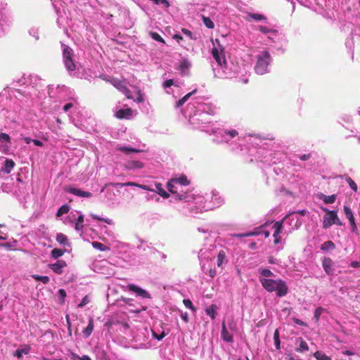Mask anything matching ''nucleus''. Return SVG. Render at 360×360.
Here are the masks:
<instances>
[{"label":"nucleus","instance_id":"1","mask_svg":"<svg viewBox=\"0 0 360 360\" xmlns=\"http://www.w3.org/2000/svg\"><path fill=\"white\" fill-rule=\"evenodd\" d=\"M260 281L263 287L269 292H287L288 291L285 283L281 279L263 278Z\"/></svg>","mask_w":360,"mask_h":360},{"label":"nucleus","instance_id":"2","mask_svg":"<svg viewBox=\"0 0 360 360\" xmlns=\"http://www.w3.org/2000/svg\"><path fill=\"white\" fill-rule=\"evenodd\" d=\"M271 60V55L268 51H264L257 56V63L255 66L256 73L258 75L265 74Z\"/></svg>","mask_w":360,"mask_h":360},{"label":"nucleus","instance_id":"3","mask_svg":"<svg viewBox=\"0 0 360 360\" xmlns=\"http://www.w3.org/2000/svg\"><path fill=\"white\" fill-rule=\"evenodd\" d=\"M325 212L326 214L323 217V228L327 229L330 227L333 224L338 226H342V223L340 220L337 212L335 210H329L327 208H322Z\"/></svg>","mask_w":360,"mask_h":360},{"label":"nucleus","instance_id":"4","mask_svg":"<svg viewBox=\"0 0 360 360\" xmlns=\"http://www.w3.org/2000/svg\"><path fill=\"white\" fill-rule=\"evenodd\" d=\"M73 50L67 45L63 46V60L68 72H72L76 69V65L73 60Z\"/></svg>","mask_w":360,"mask_h":360},{"label":"nucleus","instance_id":"5","mask_svg":"<svg viewBox=\"0 0 360 360\" xmlns=\"http://www.w3.org/2000/svg\"><path fill=\"white\" fill-rule=\"evenodd\" d=\"M110 83L119 91L122 92L128 99H132L133 97L131 95L130 90L124 84L123 81L117 79H112L110 80Z\"/></svg>","mask_w":360,"mask_h":360},{"label":"nucleus","instance_id":"6","mask_svg":"<svg viewBox=\"0 0 360 360\" xmlns=\"http://www.w3.org/2000/svg\"><path fill=\"white\" fill-rule=\"evenodd\" d=\"M283 220H281V221L275 222L273 226V229H274V233L273 234V236L274 238V243L275 245H278L281 241V237L279 235L282 232V230L283 228Z\"/></svg>","mask_w":360,"mask_h":360},{"label":"nucleus","instance_id":"7","mask_svg":"<svg viewBox=\"0 0 360 360\" xmlns=\"http://www.w3.org/2000/svg\"><path fill=\"white\" fill-rule=\"evenodd\" d=\"M224 50L221 49V53L217 48H213L212 50V54L213 58L215 59L219 65L223 66L226 65V60L224 54L223 53Z\"/></svg>","mask_w":360,"mask_h":360},{"label":"nucleus","instance_id":"8","mask_svg":"<svg viewBox=\"0 0 360 360\" xmlns=\"http://www.w3.org/2000/svg\"><path fill=\"white\" fill-rule=\"evenodd\" d=\"M343 209H344V212H345L347 218L349 221V223H350V225L352 227V231L353 232L356 233L357 231V226L355 223V219L354 217L352 210L348 206H346V205L344 206Z\"/></svg>","mask_w":360,"mask_h":360},{"label":"nucleus","instance_id":"9","mask_svg":"<svg viewBox=\"0 0 360 360\" xmlns=\"http://www.w3.org/2000/svg\"><path fill=\"white\" fill-rule=\"evenodd\" d=\"M322 265L324 271L328 274V275H333L334 273V269L333 268V260L329 257H324L322 260Z\"/></svg>","mask_w":360,"mask_h":360},{"label":"nucleus","instance_id":"10","mask_svg":"<svg viewBox=\"0 0 360 360\" xmlns=\"http://www.w3.org/2000/svg\"><path fill=\"white\" fill-rule=\"evenodd\" d=\"M67 191L71 194L82 198H91L92 196L91 193L88 191H84L81 189L76 188H70L67 189Z\"/></svg>","mask_w":360,"mask_h":360},{"label":"nucleus","instance_id":"11","mask_svg":"<svg viewBox=\"0 0 360 360\" xmlns=\"http://www.w3.org/2000/svg\"><path fill=\"white\" fill-rule=\"evenodd\" d=\"M124 167L127 169L134 170L143 168L144 164L139 160H130L125 162Z\"/></svg>","mask_w":360,"mask_h":360},{"label":"nucleus","instance_id":"12","mask_svg":"<svg viewBox=\"0 0 360 360\" xmlns=\"http://www.w3.org/2000/svg\"><path fill=\"white\" fill-rule=\"evenodd\" d=\"M109 186H112L115 187V188L123 187V186H139V187L143 188L144 189H146V186H139L137 184L134 183V182L108 183V184H105L104 187L101 189V192H103L104 191V189L106 187Z\"/></svg>","mask_w":360,"mask_h":360},{"label":"nucleus","instance_id":"13","mask_svg":"<svg viewBox=\"0 0 360 360\" xmlns=\"http://www.w3.org/2000/svg\"><path fill=\"white\" fill-rule=\"evenodd\" d=\"M66 266V263L63 260H58L56 263L50 264V269L55 273L60 274L62 269Z\"/></svg>","mask_w":360,"mask_h":360},{"label":"nucleus","instance_id":"14","mask_svg":"<svg viewBox=\"0 0 360 360\" xmlns=\"http://www.w3.org/2000/svg\"><path fill=\"white\" fill-rule=\"evenodd\" d=\"M132 115V110L131 108L120 109L116 112L115 116L118 119L129 118Z\"/></svg>","mask_w":360,"mask_h":360},{"label":"nucleus","instance_id":"15","mask_svg":"<svg viewBox=\"0 0 360 360\" xmlns=\"http://www.w3.org/2000/svg\"><path fill=\"white\" fill-rule=\"evenodd\" d=\"M262 227V226L256 228L254 231H250V232H247L245 233L235 234L234 236L237 237V238H243V237H250V236H258L259 234H262V232L260 231Z\"/></svg>","mask_w":360,"mask_h":360},{"label":"nucleus","instance_id":"16","mask_svg":"<svg viewBox=\"0 0 360 360\" xmlns=\"http://www.w3.org/2000/svg\"><path fill=\"white\" fill-rule=\"evenodd\" d=\"M219 309L217 305L211 304L206 307L205 312L207 316H209L212 319H214L216 317L217 310Z\"/></svg>","mask_w":360,"mask_h":360},{"label":"nucleus","instance_id":"17","mask_svg":"<svg viewBox=\"0 0 360 360\" xmlns=\"http://www.w3.org/2000/svg\"><path fill=\"white\" fill-rule=\"evenodd\" d=\"M221 338L224 341H226L227 342H233V337L229 333V331L227 330L224 323L222 324V329H221Z\"/></svg>","mask_w":360,"mask_h":360},{"label":"nucleus","instance_id":"18","mask_svg":"<svg viewBox=\"0 0 360 360\" xmlns=\"http://www.w3.org/2000/svg\"><path fill=\"white\" fill-rule=\"evenodd\" d=\"M176 195H175V199L176 200H179V201H186V202H188L193 199H194V197L193 195H189L186 193H179L176 192V193H175Z\"/></svg>","mask_w":360,"mask_h":360},{"label":"nucleus","instance_id":"19","mask_svg":"<svg viewBox=\"0 0 360 360\" xmlns=\"http://www.w3.org/2000/svg\"><path fill=\"white\" fill-rule=\"evenodd\" d=\"M14 166L15 162H13V160L11 159H6L5 160L4 167H2V171H4L6 174H9L13 169Z\"/></svg>","mask_w":360,"mask_h":360},{"label":"nucleus","instance_id":"20","mask_svg":"<svg viewBox=\"0 0 360 360\" xmlns=\"http://www.w3.org/2000/svg\"><path fill=\"white\" fill-rule=\"evenodd\" d=\"M94 319L93 318H90L89 320V324L88 326H86V328H85L84 330H83V334L86 337V338H88L91 335V334L92 333L93 330H94Z\"/></svg>","mask_w":360,"mask_h":360},{"label":"nucleus","instance_id":"21","mask_svg":"<svg viewBox=\"0 0 360 360\" xmlns=\"http://www.w3.org/2000/svg\"><path fill=\"white\" fill-rule=\"evenodd\" d=\"M56 241L60 245L70 246L68 237L62 233H58L56 236Z\"/></svg>","mask_w":360,"mask_h":360},{"label":"nucleus","instance_id":"22","mask_svg":"<svg viewBox=\"0 0 360 360\" xmlns=\"http://www.w3.org/2000/svg\"><path fill=\"white\" fill-rule=\"evenodd\" d=\"M337 198V195L333 194L331 195H326L324 194H321L320 199H321L326 204H333L335 202Z\"/></svg>","mask_w":360,"mask_h":360},{"label":"nucleus","instance_id":"23","mask_svg":"<svg viewBox=\"0 0 360 360\" xmlns=\"http://www.w3.org/2000/svg\"><path fill=\"white\" fill-rule=\"evenodd\" d=\"M224 262H227V260L226 259V253L224 250H220L217 255V266L222 268V265Z\"/></svg>","mask_w":360,"mask_h":360},{"label":"nucleus","instance_id":"24","mask_svg":"<svg viewBox=\"0 0 360 360\" xmlns=\"http://www.w3.org/2000/svg\"><path fill=\"white\" fill-rule=\"evenodd\" d=\"M173 181H174L175 184H179L181 186H188L190 184V181L188 180L187 177L184 174H182L179 178L173 179Z\"/></svg>","mask_w":360,"mask_h":360},{"label":"nucleus","instance_id":"25","mask_svg":"<svg viewBox=\"0 0 360 360\" xmlns=\"http://www.w3.org/2000/svg\"><path fill=\"white\" fill-rule=\"evenodd\" d=\"M155 188L157 190V193L164 198H168L169 195L165 190L162 188V184L160 183L155 184Z\"/></svg>","mask_w":360,"mask_h":360},{"label":"nucleus","instance_id":"26","mask_svg":"<svg viewBox=\"0 0 360 360\" xmlns=\"http://www.w3.org/2000/svg\"><path fill=\"white\" fill-rule=\"evenodd\" d=\"M197 91V89H194L193 91H192L191 92L187 94L186 95H185L183 98H181V99H179L177 103H176V107H181L188 100V98L193 95L194 94L195 92Z\"/></svg>","mask_w":360,"mask_h":360},{"label":"nucleus","instance_id":"27","mask_svg":"<svg viewBox=\"0 0 360 360\" xmlns=\"http://www.w3.org/2000/svg\"><path fill=\"white\" fill-rule=\"evenodd\" d=\"M117 150L123 152L126 154H129L131 153H139L141 152L140 150L133 148L131 147L128 146H120L117 148Z\"/></svg>","mask_w":360,"mask_h":360},{"label":"nucleus","instance_id":"28","mask_svg":"<svg viewBox=\"0 0 360 360\" xmlns=\"http://www.w3.org/2000/svg\"><path fill=\"white\" fill-rule=\"evenodd\" d=\"M84 216L82 214L79 215L75 223V230L80 231L83 230L84 228Z\"/></svg>","mask_w":360,"mask_h":360},{"label":"nucleus","instance_id":"29","mask_svg":"<svg viewBox=\"0 0 360 360\" xmlns=\"http://www.w3.org/2000/svg\"><path fill=\"white\" fill-rule=\"evenodd\" d=\"M335 244L331 240H328L324 242L321 247V249L323 251H327L328 250H333L335 248Z\"/></svg>","mask_w":360,"mask_h":360},{"label":"nucleus","instance_id":"30","mask_svg":"<svg viewBox=\"0 0 360 360\" xmlns=\"http://www.w3.org/2000/svg\"><path fill=\"white\" fill-rule=\"evenodd\" d=\"M298 341L300 342L299 346L300 347L297 349V352H303V351H308L309 347L307 343L301 338L298 339Z\"/></svg>","mask_w":360,"mask_h":360},{"label":"nucleus","instance_id":"31","mask_svg":"<svg viewBox=\"0 0 360 360\" xmlns=\"http://www.w3.org/2000/svg\"><path fill=\"white\" fill-rule=\"evenodd\" d=\"M65 252V250H61V249H58V248H54L51 251V256L54 259H58V257H60L62 255H63Z\"/></svg>","mask_w":360,"mask_h":360},{"label":"nucleus","instance_id":"32","mask_svg":"<svg viewBox=\"0 0 360 360\" xmlns=\"http://www.w3.org/2000/svg\"><path fill=\"white\" fill-rule=\"evenodd\" d=\"M70 210V207L67 205H62L57 211L56 216L58 217L67 214Z\"/></svg>","mask_w":360,"mask_h":360},{"label":"nucleus","instance_id":"33","mask_svg":"<svg viewBox=\"0 0 360 360\" xmlns=\"http://www.w3.org/2000/svg\"><path fill=\"white\" fill-rule=\"evenodd\" d=\"M204 25L209 29H213L214 27V24L212 20L209 17H205L202 15V17Z\"/></svg>","mask_w":360,"mask_h":360},{"label":"nucleus","instance_id":"34","mask_svg":"<svg viewBox=\"0 0 360 360\" xmlns=\"http://www.w3.org/2000/svg\"><path fill=\"white\" fill-rule=\"evenodd\" d=\"M317 360H331V359L322 352L317 351L314 354Z\"/></svg>","mask_w":360,"mask_h":360},{"label":"nucleus","instance_id":"35","mask_svg":"<svg viewBox=\"0 0 360 360\" xmlns=\"http://www.w3.org/2000/svg\"><path fill=\"white\" fill-rule=\"evenodd\" d=\"M149 35L150 36V37L157 41H159V42H161L162 44H165V41L163 39V38L157 32H149Z\"/></svg>","mask_w":360,"mask_h":360},{"label":"nucleus","instance_id":"36","mask_svg":"<svg viewBox=\"0 0 360 360\" xmlns=\"http://www.w3.org/2000/svg\"><path fill=\"white\" fill-rule=\"evenodd\" d=\"M323 311H325V309H323V307H318L316 309L314 316V320L315 321L316 323L319 322V318Z\"/></svg>","mask_w":360,"mask_h":360},{"label":"nucleus","instance_id":"37","mask_svg":"<svg viewBox=\"0 0 360 360\" xmlns=\"http://www.w3.org/2000/svg\"><path fill=\"white\" fill-rule=\"evenodd\" d=\"M174 183L175 182L173 181V179H172L167 184V188L168 191L173 194L176 193V191H177V190L176 189V187L174 186Z\"/></svg>","mask_w":360,"mask_h":360},{"label":"nucleus","instance_id":"38","mask_svg":"<svg viewBox=\"0 0 360 360\" xmlns=\"http://www.w3.org/2000/svg\"><path fill=\"white\" fill-rule=\"evenodd\" d=\"M127 289L130 291H133L134 292H138V293H143L146 292L144 290L134 285H129L127 286Z\"/></svg>","mask_w":360,"mask_h":360},{"label":"nucleus","instance_id":"39","mask_svg":"<svg viewBox=\"0 0 360 360\" xmlns=\"http://www.w3.org/2000/svg\"><path fill=\"white\" fill-rule=\"evenodd\" d=\"M345 180L348 183V184L349 185L350 188L354 191H357V185L356 184V183L351 179V177H349V176H347L346 178H345Z\"/></svg>","mask_w":360,"mask_h":360},{"label":"nucleus","instance_id":"40","mask_svg":"<svg viewBox=\"0 0 360 360\" xmlns=\"http://www.w3.org/2000/svg\"><path fill=\"white\" fill-rule=\"evenodd\" d=\"M249 16L256 21H260L266 19V17L264 15L259 13H249Z\"/></svg>","mask_w":360,"mask_h":360},{"label":"nucleus","instance_id":"41","mask_svg":"<svg viewBox=\"0 0 360 360\" xmlns=\"http://www.w3.org/2000/svg\"><path fill=\"white\" fill-rule=\"evenodd\" d=\"M0 141L1 143L6 142V143H11V138L10 136L6 133H0Z\"/></svg>","mask_w":360,"mask_h":360},{"label":"nucleus","instance_id":"42","mask_svg":"<svg viewBox=\"0 0 360 360\" xmlns=\"http://www.w3.org/2000/svg\"><path fill=\"white\" fill-rule=\"evenodd\" d=\"M259 272L264 277H270L273 275V273L267 269H259Z\"/></svg>","mask_w":360,"mask_h":360},{"label":"nucleus","instance_id":"43","mask_svg":"<svg viewBox=\"0 0 360 360\" xmlns=\"http://www.w3.org/2000/svg\"><path fill=\"white\" fill-rule=\"evenodd\" d=\"M274 339L276 347V349H278L280 348V340H279V333H278V330H276V331L274 332Z\"/></svg>","mask_w":360,"mask_h":360},{"label":"nucleus","instance_id":"44","mask_svg":"<svg viewBox=\"0 0 360 360\" xmlns=\"http://www.w3.org/2000/svg\"><path fill=\"white\" fill-rule=\"evenodd\" d=\"M28 349H19L15 351V356H16L18 358H21L23 354H28Z\"/></svg>","mask_w":360,"mask_h":360},{"label":"nucleus","instance_id":"45","mask_svg":"<svg viewBox=\"0 0 360 360\" xmlns=\"http://www.w3.org/2000/svg\"><path fill=\"white\" fill-rule=\"evenodd\" d=\"M33 277L35 278V280L37 281H41L42 283H47L49 281V278L48 276H33Z\"/></svg>","mask_w":360,"mask_h":360},{"label":"nucleus","instance_id":"46","mask_svg":"<svg viewBox=\"0 0 360 360\" xmlns=\"http://www.w3.org/2000/svg\"><path fill=\"white\" fill-rule=\"evenodd\" d=\"M190 67V63L186 59H184L182 61H181L179 68L181 70H186L188 69Z\"/></svg>","mask_w":360,"mask_h":360},{"label":"nucleus","instance_id":"47","mask_svg":"<svg viewBox=\"0 0 360 360\" xmlns=\"http://www.w3.org/2000/svg\"><path fill=\"white\" fill-rule=\"evenodd\" d=\"M184 304L186 307L191 309L193 311H195V308L193 306V304L190 300H184Z\"/></svg>","mask_w":360,"mask_h":360},{"label":"nucleus","instance_id":"48","mask_svg":"<svg viewBox=\"0 0 360 360\" xmlns=\"http://www.w3.org/2000/svg\"><path fill=\"white\" fill-rule=\"evenodd\" d=\"M90 302V300H89V297L86 295L83 299L81 301V302L78 304V307H83L84 306H85L87 303H89Z\"/></svg>","mask_w":360,"mask_h":360},{"label":"nucleus","instance_id":"49","mask_svg":"<svg viewBox=\"0 0 360 360\" xmlns=\"http://www.w3.org/2000/svg\"><path fill=\"white\" fill-rule=\"evenodd\" d=\"M174 84V81L172 79L165 81L162 84L164 88H169Z\"/></svg>","mask_w":360,"mask_h":360},{"label":"nucleus","instance_id":"50","mask_svg":"<svg viewBox=\"0 0 360 360\" xmlns=\"http://www.w3.org/2000/svg\"><path fill=\"white\" fill-rule=\"evenodd\" d=\"M92 245L94 248H97L100 250H104V248H103L104 245L99 242H93Z\"/></svg>","mask_w":360,"mask_h":360},{"label":"nucleus","instance_id":"51","mask_svg":"<svg viewBox=\"0 0 360 360\" xmlns=\"http://www.w3.org/2000/svg\"><path fill=\"white\" fill-rule=\"evenodd\" d=\"M225 134L229 135L231 138H233L238 135V131L235 129H231V130L226 131Z\"/></svg>","mask_w":360,"mask_h":360},{"label":"nucleus","instance_id":"52","mask_svg":"<svg viewBox=\"0 0 360 360\" xmlns=\"http://www.w3.org/2000/svg\"><path fill=\"white\" fill-rule=\"evenodd\" d=\"M91 217L94 219H96V220H98V221H105V222H107L108 224H110V220L108 221V220L105 219H103V218H102V217H98V216H97V215H96V214H91Z\"/></svg>","mask_w":360,"mask_h":360},{"label":"nucleus","instance_id":"53","mask_svg":"<svg viewBox=\"0 0 360 360\" xmlns=\"http://www.w3.org/2000/svg\"><path fill=\"white\" fill-rule=\"evenodd\" d=\"M181 32L186 34V36L189 37L191 39H193V34L192 32L188 30V29H186V28H182L181 29Z\"/></svg>","mask_w":360,"mask_h":360},{"label":"nucleus","instance_id":"54","mask_svg":"<svg viewBox=\"0 0 360 360\" xmlns=\"http://www.w3.org/2000/svg\"><path fill=\"white\" fill-rule=\"evenodd\" d=\"M138 95L136 101L139 103H143L144 101L143 95L141 94L140 90L138 91Z\"/></svg>","mask_w":360,"mask_h":360},{"label":"nucleus","instance_id":"55","mask_svg":"<svg viewBox=\"0 0 360 360\" xmlns=\"http://www.w3.org/2000/svg\"><path fill=\"white\" fill-rule=\"evenodd\" d=\"M292 320H293V322L296 324H298L300 326H307V324L304 321H302V320H300L299 319L294 318Z\"/></svg>","mask_w":360,"mask_h":360},{"label":"nucleus","instance_id":"56","mask_svg":"<svg viewBox=\"0 0 360 360\" xmlns=\"http://www.w3.org/2000/svg\"><path fill=\"white\" fill-rule=\"evenodd\" d=\"M311 157V153L304 154L300 157V159L302 161L309 160Z\"/></svg>","mask_w":360,"mask_h":360},{"label":"nucleus","instance_id":"57","mask_svg":"<svg viewBox=\"0 0 360 360\" xmlns=\"http://www.w3.org/2000/svg\"><path fill=\"white\" fill-rule=\"evenodd\" d=\"M209 275L211 278H214L217 275V271H216V269L214 268V269H210L209 270Z\"/></svg>","mask_w":360,"mask_h":360},{"label":"nucleus","instance_id":"58","mask_svg":"<svg viewBox=\"0 0 360 360\" xmlns=\"http://www.w3.org/2000/svg\"><path fill=\"white\" fill-rule=\"evenodd\" d=\"M181 317L186 323L188 322V314L187 312L182 313Z\"/></svg>","mask_w":360,"mask_h":360},{"label":"nucleus","instance_id":"59","mask_svg":"<svg viewBox=\"0 0 360 360\" xmlns=\"http://www.w3.org/2000/svg\"><path fill=\"white\" fill-rule=\"evenodd\" d=\"M350 266L353 268H359L360 267V262L353 261L351 262Z\"/></svg>","mask_w":360,"mask_h":360},{"label":"nucleus","instance_id":"60","mask_svg":"<svg viewBox=\"0 0 360 360\" xmlns=\"http://www.w3.org/2000/svg\"><path fill=\"white\" fill-rule=\"evenodd\" d=\"M259 30L262 32H263V33H264V34L268 33V32H269V28H267L266 27H264V26H262V25L259 26Z\"/></svg>","mask_w":360,"mask_h":360},{"label":"nucleus","instance_id":"61","mask_svg":"<svg viewBox=\"0 0 360 360\" xmlns=\"http://www.w3.org/2000/svg\"><path fill=\"white\" fill-rule=\"evenodd\" d=\"M72 107V104L71 103H66L64 106H63V110L65 112H67L69 110V109H70Z\"/></svg>","mask_w":360,"mask_h":360},{"label":"nucleus","instance_id":"62","mask_svg":"<svg viewBox=\"0 0 360 360\" xmlns=\"http://www.w3.org/2000/svg\"><path fill=\"white\" fill-rule=\"evenodd\" d=\"M32 142L37 146H43V143L39 140L34 139V140H32Z\"/></svg>","mask_w":360,"mask_h":360},{"label":"nucleus","instance_id":"63","mask_svg":"<svg viewBox=\"0 0 360 360\" xmlns=\"http://www.w3.org/2000/svg\"><path fill=\"white\" fill-rule=\"evenodd\" d=\"M173 39L179 41L180 40H183V37L181 36L180 34H176L173 36Z\"/></svg>","mask_w":360,"mask_h":360},{"label":"nucleus","instance_id":"64","mask_svg":"<svg viewBox=\"0 0 360 360\" xmlns=\"http://www.w3.org/2000/svg\"><path fill=\"white\" fill-rule=\"evenodd\" d=\"M80 360H91V358L87 356V355H83L81 358H80Z\"/></svg>","mask_w":360,"mask_h":360}]
</instances>
